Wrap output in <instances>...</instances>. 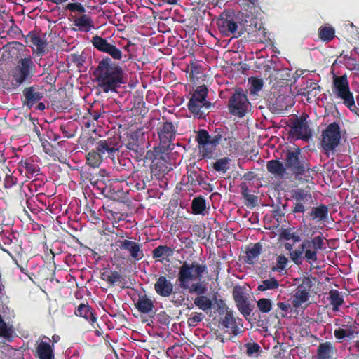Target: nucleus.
Masks as SVG:
<instances>
[{
  "label": "nucleus",
  "mask_w": 359,
  "mask_h": 359,
  "mask_svg": "<svg viewBox=\"0 0 359 359\" xmlns=\"http://www.w3.org/2000/svg\"><path fill=\"white\" fill-rule=\"evenodd\" d=\"M166 160L162 157L160 158L159 161L151 164V168L152 170L156 172L157 174H164L168 170V166L166 165Z\"/></svg>",
  "instance_id": "51"
},
{
  "label": "nucleus",
  "mask_w": 359,
  "mask_h": 359,
  "mask_svg": "<svg viewBox=\"0 0 359 359\" xmlns=\"http://www.w3.org/2000/svg\"><path fill=\"white\" fill-rule=\"evenodd\" d=\"M145 149L143 146L140 144L137 148L130 151L129 154L132 158L136 161L140 162L144 161L145 156Z\"/></svg>",
  "instance_id": "53"
},
{
  "label": "nucleus",
  "mask_w": 359,
  "mask_h": 359,
  "mask_svg": "<svg viewBox=\"0 0 359 359\" xmlns=\"http://www.w3.org/2000/svg\"><path fill=\"white\" fill-rule=\"evenodd\" d=\"M308 115L302 114L299 117H295L291 120V123L288 126L290 130L289 135L295 140H302L308 141L312 136V131L307 122Z\"/></svg>",
  "instance_id": "9"
},
{
  "label": "nucleus",
  "mask_w": 359,
  "mask_h": 359,
  "mask_svg": "<svg viewBox=\"0 0 359 359\" xmlns=\"http://www.w3.org/2000/svg\"><path fill=\"white\" fill-rule=\"evenodd\" d=\"M285 165L296 177L303 176L309 172V163L302 158L301 149L298 147L294 150H287L285 153Z\"/></svg>",
  "instance_id": "6"
},
{
  "label": "nucleus",
  "mask_w": 359,
  "mask_h": 359,
  "mask_svg": "<svg viewBox=\"0 0 359 359\" xmlns=\"http://www.w3.org/2000/svg\"><path fill=\"white\" fill-rule=\"evenodd\" d=\"M216 309L219 315H224L230 309L222 299L216 300Z\"/></svg>",
  "instance_id": "64"
},
{
  "label": "nucleus",
  "mask_w": 359,
  "mask_h": 359,
  "mask_svg": "<svg viewBox=\"0 0 359 359\" xmlns=\"http://www.w3.org/2000/svg\"><path fill=\"white\" fill-rule=\"evenodd\" d=\"M25 42L29 43L30 46H35L39 55L45 54L47 46L46 39L41 38L37 33L30 32L26 36Z\"/></svg>",
  "instance_id": "26"
},
{
  "label": "nucleus",
  "mask_w": 359,
  "mask_h": 359,
  "mask_svg": "<svg viewBox=\"0 0 359 359\" xmlns=\"http://www.w3.org/2000/svg\"><path fill=\"white\" fill-rule=\"evenodd\" d=\"M173 285L165 276H161L154 283V290L156 292L162 297H168L172 294V302L175 305H182L183 302L184 301V297L183 295H180L177 297V292H173Z\"/></svg>",
  "instance_id": "13"
},
{
  "label": "nucleus",
  "mask_w": 359,
  "mask_h": 359,
  "mask_svg": "<svg viewBox=\"0 0 359 359\" xmlns=\"http://www.w3.org/2000/svg\"><path fill=\"white\" fill-rule=\"evenodd\" d=\"M157 320L161 325H168L170 322V317L165 311H162L157 314Z\"/></svg>",
  "instance_id": "63"
},
{
  "label": "nucleus",
  "mask_w": 359,
  "mask_h": 359,
  "mask_svg": "<svg viewBox=\"0 0 359 359\" xmlns=\"http://www.w3.org/2000/svg\"><path fill=\"white\" fill-rule=\"evenodd\" d=\"M206 271V264H201L196 262H193L191 264L184 262L179 268L177 279L179 287L182 290H187L191 283L197 279H201Z\"/></svg>",
  "instance_id": "4"
},
{
  "label": "nucleus",
  "mask_w": 359,
  "mask_h": 359,
  "mask_svg": "<svg viewBox=\"0 0 359 359\" xmlns=\"http://www.w3.org/2000/svg\"><path fill=\"white\" fill-rule=\"evenodd\" d=\"M298 92L299 95L306 97L307 101L311 103L319 96L321 87L317 83L310 82L307 83L304 88H300Z\"/></svg>",
  "instance_id": "29"
},
{
  "label": "nucleus",
  "mask_w": 359,
  "mask_h": 359,
  "mask_svg": "<svg viewBox=\"0 0 359 359\" xmlns=\"http://www.w3.org/2000/svg\"><path fill=\"white\" fill-rule=\"evenodd\" d=\"M226 132L221 128H216L212 134L205 129H200L196 135V141L201 156L204 158H211L217 150V147L222 140L227 141L226 148L231 149L236 147V138L233 136H225Z\"/></svg>",
  "instance_id": "2"
},
{
  "label": "nucleus",
  "mask_w": 359,
  "mask_h": 359,
  "mask_svg": "<svg viewBox=\"0 0 359 359\" xmlns=\"http://www.w3.org/2000/svg\"><path fill=\"white\" fill-rule=\"evenodd\" d=\"M101 278L111 285H118L124 280L122 275L117 271H109L102 273Z\"/></svg>",
  "instance_id": "36"
},
{
  "label": "nucleus",
  "mask_w": 359,
  "mask_h": 359,
  "mask_svg": "<svg viewBox=\"0 0 359 359\" xmlns=\"http://www.w3.org/2000/svg\"><path fill=\"white\" fill-rule=\"evenodd\" d=\"M74 315L77 317L84 318L94 328L95 323L97 321L95 311L89 306L88 303H81L75 308Z\"/></svg>",
  "instance_id": "24"
},
{
  "label": "nucleus",
  "mask_w": 359,
  "mask_h": 359,
  "mask_svg": "<svg viewBox=\"0 0 359 359\" xmlns=\"http://www.w3.org/2000/svg\"><path fill=\"white\" fill-rule=\"evenodd\" d=\"M0 337L8 341H12L14 338V331L12 327L8 326L3 320L0 314Z\"/></svg>",
  "instance_id": "41"
},
{
  "label": "nucleus",
  "mask_w": 359,
  "mask_h": 359,
  "mask_svg": "<svg viewBox=\"0 0 359 359\" xmlns=\"http://www.w3.org/2000/svg\"><path fill=\"white\" fill-rule=\"evenodd\" d=\"M257 306L260 312L268 313L272 309V302L270 299L262 298L257 301Z\"/></svg>",
  "instance_id": "50"
},
{
  "label": "nucleus",
  "mask_w": 359,
  "mask_h": 359,
  "mask_svg": "<svg viewBox=\"0 0 359 359\" xmlns=\"http://www.w3.org/2000/svg\"><path fill=\"white\" fill-rule=\"evenodd\" d=\"M17 170L21 175L27 179H32L40 172L39 165L31 157L21 159L18 164Z\"/></svg>",
  "instance_id": "20"
},
{
  "label": "nucleus",
  "mask_w": 359,
  "mask_h": 359,
  "mask_svg": "<svg viewBox=\"0 0 359 359\" xmlns=\"http://www.w3.org/2000/svg\"><path fill=\"white\" fill-rule=\"evenodd\" d=\"M194 303L198 309L203 311L211 309L213 305L212 300L203 294L196 297Z\"/></svg>",
  "instance_id": "43"
},
{
  "label": "nucleus",
  "mask_w": 359,
  "mask_h": 359,
  "mask_svg": "<svg viewBox=\"0 0 359 359\" xmlns=\"http://www.w3.org/2000/svg\"><path fill=\"white\" fill-rule=\"evenodd\" d=\"M135 306L142 313H151V318H154L156 313V311H154L155 308L154 300L147 294H140L137 301L135 303Z\"/></svg>",
  "instance_id": "25"
},
{
  "label": "nucleus",
  "mask_w": 359,
  "mask_h": 359,
  "mask_svg": "<svg viewBox=\"0 0 359 359\" xmlns=\"http://www.w3.org/2000/svg\"><path fill=\"white\" fill-rule=\"evenodd\" d=\"M44 97L43 88L38 85L26 87L22 90V102L24 107L31 109Z\"/></svg>",
  "instance_id": "17"
},
{
  "label": "nucleus",
  "mask_w": 359,
  "mask_h": 359,
  "mask_svg": "<svg viewBox=\"0 0 359 359\" xmlns=\"http://www.w3.org/2000/svg\"><path fill=\"white\" fill-rule=\"evenodd\" d=\"M262 245L260 243L248 245L245 250V255L243 256L244 262L250 265L255 264L262 253Z\"/></svg>",
  "instance_id": "28"
},
{
  "label": "nucleus",
  "mask_w": 359,
  "mask_h": 359,
  "mask_svg": "<svg viewBox=\"0 0 359 359\" xmlns=\"http://www.w3.org/2000/svg\"><path fill=\"white\" fill-rule=\"evenodd\" d=\"M121 147L120 137L113 136L105 140H101L96 143L95 149L103 156L114 158L119 152Z\"/></svg>",
  "instance_id": "14"
},
{
  "label": "nucleus",
  "mask_w": 359,
  "mask_h": 359,
  "mask_svg": "<svg viewBox=\"0 0 359 359\" xmlns=\"http://www.w3.org/2000/svg\"><path fill=\"white\" fill-rule=\"evenodd\" d=\"M39 141L46 154H49L50 156H53L55 154L54 147L48 140L42 137L41 139L39 140Z\"/></svg>",
  "instance_id": "60"
},
{
  "label": "nucleus",
  "mask_w": 359,
  "mask_h": 359,
  "mask_svg": "<svg viewBox=\"0 0 359 359\" xmlns=\"http://www.w3.org/2000/svg\"><path fill=\"white\" fill-rule=\"evenodd\" d=\"M337 350L334 344L331 341L320 343L317 348V359H333Z\"/></svg>",
  "instance_id": "27"
},
{
  "label": "nucleus",
  "mask_w": 359,
  "mask_h": 359,
  "mask_svg": "<svg viewBox=\"0 0 359 359\" xmlns=\"http://www.w3.org/2000/svg\"><path fill=\"white\" fill-rule=\"evenodd\" d=\"M341 140V130L339 124L333 122L327 126L322 133L320 144L322 148L329 152L333 151L339 144Z\"/></svg>",
  "instance_id": "10"
},
{
  "label": "nucleus",
  "mask_w": 359,
  "mask_h": 359,
  "mask_svg": "<svg viewBox=\"0 0 359 359\" xmlns=\"http://www.w3.org/2000/svg\"><path fill=\"white\" fill-rule=\"evenodd\" d=\"M245 347L248 357H257L262 352L261 346L256 342H248L245 344Z\"/></svg>",
  "instance_id": "49"
},
{
  "label": "nucleus",
  "mask_w": 359,
  "mask_h": 359,
  "mask_svg": "<svg viewBox=\"0 0 359 359\" xmlns=\"http://www.w3.org/2000/svg\"><path fill=\"white\" fill-rule=\"evenodd\" d=\"M277 308L273 311V316L277 319H281L287 316V314L291 309L290 304L285 302H278L276 304Z\"/></svg>",
  "instance_id": "44"
},
{
  "label": "nucleus",
  "mask_w": 359,
  "mask_h": 359,
  "mask_svg": "<svg viewBox=\"0 0 359 359\" xmlns=\"http://www.w3.org/2000/svg\"><path fill=\"white\" fill-rule=\"evenodd\" d=\"M280 287L278 280L274 278L271 277L269 279L261 280L259 283L256 291L265 292L267 290L276 291Z\"/></svg>",
  "instance_id": "34"
},
{
  "label": "nucleus",
  "mask_w": 359,
  "mask_h": 359,
  "mask_svg": "<svg viewBox=\"0 0 359 359\" xmlns=\"http://www.w3.org/2000/svg\"><path fill=\"white\" fill-rule=\"evenodd\" d=\"M106 180H109L106 170H100V175L95 177L90 184L93 189L99 191L104 197L115 199L116 191L111 186L107 184Z\"/></svg>",
  "instance_id": "18"
},
{
  "label": "nucleus",
  "mask_w": 359,
  "mask_h": 359,
  "mask_svg": "<svg viewBox=\"0 0 359 359\" xmlns=\"http://www.w3.org/2000/svg\"><path fill=\"white\" fill-rule=\"evenodd\" d=\"M329 210L325 205H320L318 207H313L306 217L310 220L326 221L328 217Z\"/></svg>",
  "instance_id": "31"
},
{
  "label": "nucleus",
  "mask_w": 359,
  "mask_h": 359,
  "mask_svg": "<svg viewBox=\"0 0 359 359\" xmlns=\"http://www.w3.org/2000/svg\"><path fill=\"white\" fill-rule=\"evenodd\" d=\"M174 254V249L168 245H158L152 251L154 259H158L161 261L168 259Z\"/></svg>",
  "instance_id": "33"
},
{
  "label": "nucleus",
  "mask_w": 359,
  "mask_h": 359,
  "mask_svg": "<svg viewBox=\"0 0 359 359\" xmlns=\"http://www.w3.org/2000/svg\"><path fill=\"white\" fill-rule=\"evenodd\" d=\"M205 208L206 201L202 196H199L194 198L191 202V209L195 215L202 214Z\"/></svg>",
  "instance_id": "45"
},
{
  "label": "nucleus",
  "mask_w": 359,
  "mask_h": 359,
  "mask_svg": "<svg viewBox=\"0 0 359 359\" xmlns=\"http://www.w3.org/2000/svg\"><path fill=\"white\" fill-rule=\"evenodd\" d=\"M329 300L330 304L332 306V310L334 311H339V306H341L344 301L342 296L337 290H331L329 292Z\"/></svg>",
  "instance_id": "39"
},
{
  "label": "nucleus",
  "mask_w": 359,
  "mask_h": 359,
  "mask_svg": "<svg viewBox=\"0 0 359 359\" xmlns=\"http://www.w3.org/2000/svg\"><path fill=\"white\" fill-rule=\"evenodd\" d=\"M335 30L330 26H321L318 29L319 38L323 41H330L334 38Z\"/></svg>",
  "instance_id": "42"
},
{
  "label": "nucleus",
  "mask_w": 359,
  "mask_h": 359,
  "mask_svg": "<svg viewBox=\"0 0 359 359\" xmlns=\"http://www.w3.org/2000/svg\"><path fill=\"white\" fill-rule=\"evenodd\" d=\"M251 104L243 90H236L228 101V109L231 114L243 118L250 109Z\"/></svg>",
  "instance_id": "8"
},
{
  "label": "nucleus",
  "mask_w": 359,
  "mask_h": 359,
  "mask_svg": "<svg viewBox=\"0 0 359 359\" xmlns=\"http://www.w3.org/2000/svg\"><path fill=\"white\" fill-rule=\"evenodd\" d=\"M221 324L225 328L230 330L234 334H237L239 326H243L242 319L236 316V313L232 309L224 314L221 320Z\"/></svg>",
  "instance_id": "23"
},
{
  "label": "nucleus",
  "mask_w": 359,
  "mask_h": 359,
  "mask_svg": "<svg viewBox=\"0 0 359 359\" xmlns=\"http://www.w3.org/2000/svg\"><path fill=\"white\" fill-rule=\"evenodd\" d=\"M163 151L162 147H154L152 149L148 150L145 152L144 161H151V164L159 161L160 158L163 156Z\"/></svg>",
  "instance_id": "40"
},
{
  "label": "nucleus",
  "mask_w": 359,
  "mask_h": 359,
  "mask_svg": "<svg viewBox=\"0 0 359 359\" xmlns=\"http://www.w3.org/2000/svg\"><path fill=\"white\" fill-rule=\"evenodd\" d=\"M35 65L31 57L21 58L12 71V78L15 85L29 82L34 76Z\"/></svg>",
  "instance_id": "7"
},
{
  "label": "nucleus",
  "mask_w": 359,
  "mask_h": 359,
  "mask_svg": "<svg viewBox=\"0 0 359 359\" xmlns=\"http://www.w3.org/2000/svg\"><path fill=\"white\" fill-rule=\"evenodd\" d=\"M65 9L66 11H69L71 13H78L80 14H84L86 13V8L84 6L79 2H71L68 3L65 7Z\"/></svg>",
  "instance_id": "52"
},
{
  "label": "nucleus",
  "mask_w": 359,
  "mask_h": 359,
  "mask_svg": "<svg viewBox=\"0 0 359 359\" xmlns=\"http://www.w3.org/2000/svg\"><path fill=\"white\" fill-rule=\"evenodd\" d=\"M355 327L348 326L346 329H337L334 332V334L336 339L338 340H343L345 338L352 339L354 337Z\"/></svg>",
  "instance_id": "46"
},
{
  "label": "nucleus",
  "mask_w": 359,
  "mask_h": 359,
  "mask_svg": "<svg viewBox=\"0 0 359 359\" xmlns=\"http://www.w3.org/2000/svg\"><path fill=\"white\" fill-rule=\"evenodd\" d=\"M39 359H54V350L53 345H50V339L43 336L36 343V354Z\"/></svg>",
  "instance_id": "21"
},
{
  "label": "nucleus",
  "mask_w": 359,
  "mask_h": 359,
  "mask_svg": "<svg viewBox=\"0 0 359 359\" xmlns=\"http://www.w3.org/2000/svg\"><path fill=\"white\" fill-rule=\"evenodd\" d=\"M292 304L297 309L302 304L306 302L309 299V293L306 290L297 289L292 297Z\"/></svg>",
  "instance_id": "38"
},
{
  "label": "nucleus",
  "mask_w": 359,
  "mask_h": 359,
  "mask_svg": "<svg viewBox=\"0 0 359 359\" xmlns=\"http://www.w3.org/2000/svg\"><path fill=\"white\" fill-rule=\"evenodd\" d=\"M118 243H119V248L121 250L128 252L132 259L139 261L144 257V252L141 249V244L126 239L123 241L119 240L118 241Z\"/></svg>",
  "instance_id": "22"
},
{
  "label": "nucleus",
  "mask_w": 359,
  "mask_h": 359,
  "mask_svg": "<svg viewBox=\"0 0 359 359\" xmlns=\"http://www.w3.org/2000/svg\"><path fill=\"white\" fill-rule=\"evenodd\" d=\"M232 295L238 311L247 318L250 315L252 309L245 295L243 288L239 285L233 287Z\"/></svg>",
  "instance_id": "19"
},
{
  "label": "nucleus",
  "mask_w": 359,
  "mask_h": 359,
  "mask_svg": "<svg viewBox=\"0 0 359 359\" xmlns=\"http://www.w3.org/2000/svg\"><path fill=\"white\" fill-rule=\"evenodd\" d=\"M288 259L287 258L283 255H280L277 257L276 259V267H273L272 270L273 271H281L284 270L287 264Z\"/></svg>",
  "instance_id": "56"
},
{
  "label": "nucleus",
  "mask_w": 359,
  "mask_h": 359,
  "mask_svg": "<svg viewBox=\"0 0 359 359\" xmlns=\"http://www.w3.org/2000/svg\"><path fill=\"white\" fill-rule=\"evenodd\" d=\"M302 248L305 251V259L309 263L315 262L318 259V250L323 249L324 243L320 236L311 239H305L302 243Z\"/></svg>",
  "instance_id": "15"
},
{
  "label": "nucleus",
  "mask_w": 359,
  "mask_h": 359,
  "mask_svg": "<svg viewBox=\"0 0 359 359\" xmlns=\"http://www.w3.org/2000/svg\"><path fill=\"white\" fill-rule=\"evenodd\" d=\"M93 75L98 86L104 93L116 91V88L125 83L124 70L109 57H105L99 62Z\"/></svg>",
  "instance_id": "1"
},
{
  "label": "nucleus",
  "mask_w": 359,
  "mask_h": 359,
  "mask_svg": "<svg viewBox=\"0 0 359 359\" xmlns=\"http://www.w3.org/2000/svg\"><path fill=\"white\" fill-rule=\"evenodd\" d=\"M74 25L79 27L82 32H89L94 28L93 21L92 18L85 13L74 20Z\"/></svg>",
  "instance_id": "32"
},
{
  "label": "nucleus",
  "mask_w": 359,
  "mask_h": 359,
  "mask_svg": "<svg viewBox=\"0 0 359 359\" xmlns=\"http://www.w3.org/2000/svg\"><path fill=\"white\" fill-rule=\"evenodd\" d=\"M332 91L333 95L343 101V104L352 112L356 113L358 109L355 105L353 93L350 90L349 82L346 74L334 75Z\"/></svg>",
  "instance_id": "3"
},
{
  "label": "nucleus",
  "mask_w": 359,
  "mask_h": 359,
  "mask_svg": "<svg viewBox=\"0 0 359 359\" xmlns=\"http://www.w3.org/2000/svg\"><path fill=\"white\" fill-rule=\"evenodd\" d=\"M90 167H82L80 172V175L83 181H88L90 183L94 180L95 177L100 175V170L97 172H94Z\"/></svg>",
  "instance_id": "48"
},
{
  "label": "nucleus",
  "mask_w": 359,
  "mask_h": 359,
  "mask_svg": "<svg viewBox=\"0 0 359 359\" xmlns=\"http://www.w3.org/2000/svg\"><path fill=\"white\" fill-rule=\"evenodd\" d=\"M267 171L275 177L283 178L287 173L285 165L278 159H272L266 162Z\"/></svg>",
  "instance_id": "30"
},
{
  "label": "nucleus",
  "mask_w": 359,
  "mask_h": 359,
  "mask_svg": "<svg viewBox=\"0 0 359 359\" xmlns=\"http://www.w3.org/2000/svg\"><path fill=\"white\" fill-rule=\"evenodd\" d=\"M86 165L93 168H98L103 161V156L95 148L86 155Z\"/></svg>",
  "instance_id": "35"
},
{
  "label": "nucleus",
  "mask_w": 359,
  "mask_h": 359,
  "mask_svg": "<svg viewBox=\"0 0 359 359\" xmlns=\"http://www.w3.org/2000/svg\"><path fill=\"white\" fill-rule=\"evenodd\" d=\"M204 318L205 315L202 313L193 312L188 318V324L189 326H196L198 323L201 322Z\"/></svg>",
  "instance_id": "58"
},
{
  "label": "nucleus",
  "mask_w": 359,
  "mask_h": 359,
  "mask_svg": "<svg viewBox=\"0 0 359 359\" xmlns=\"http://www.w3.org/2000/svg\"><path fill=\"white\" fill-rule=\"evenodd\" d=\"M140 144L137 135H130L128 136V139L125 143V146L129 153L137 148Z\"/></svg>",
  "instance_id": "54"
},
{
  "label": "nucleus",
  "mask_w": 359,
  "mask_h": 359,
  "mask_svg": "<svg viewBox=\"0 0 359 359\" xmlns=\"http://www.w3.org/2000/svg\"><path fill=\"white\" fill-rule=\"evenodd\" d=\"M86 57L83 55L79 54H71L70 60L76 65L78 68H81L83 66Z\"/></svg>",
  "instance_id": "61"
},
{
  "label": "nucleus",
  "mask_w": 359,
  "mask_h": 359,
  "mask_svg": "<svg viewBox=\"0 0 359 359\" xmlns=\"http://www.w3.org/2000/svg\"><path fill=\"white\" fill-rule=\"evenodd\" d=\"M217 25L219 32L225 36H229L231 34L233 36L239 37L243 34V32L238 31V25H241V22H236L233 15H222L217 20Z\"/></svg>",
  "instance_id": "16"
},
{
  "label": "nucleus",
  "mask_w": 359,
  "mask_h": 359,
  "mask_svg": "<svg viewBox=\"0 0 359 359\" xmlns=\"http://www.w3.org/2000/svg\"><path fill=\"white\" fill-rule=\"evenodd\" d=\"M109 54L114 60H121L123 57L122 51L118 48L115 45L112 44L110 47L109 50L107 53Z\"/></svg>",
  "instance_id": "59"
},
{
  "label": "nucleus",
  "mask_w": 359,
  "mask_h": 359,
  "mask_svg": "<svg viewBox=\"0 0 359 359\" xmlns=\"http://www.w3.org/2000/svg\"><path fill=\"white\" fill-rule=\"evenodd\" d=\"M187 290L189 293L195 292L198 296L204 294L207 290L206 287L201 283H193L191 285H189Z\"/></svg>",
  "instance_id": "55"
},
{
  "label": "nucleus",
  "mask_w": 359,
  "mask_h": 359,
  "mask_svg": "<svg viewBox=\"0 0 359 359\" xmlns=\"http://www.w3.org/2000/svg\"><path fill=\"white\" fill-rule=\"evenodd\" d=\"M230 161L231 159L229 157H224L214 162L212 167L217 172L226 173L229 169Z\"/></svg>",
  "instance_id": "47"
},
{
  "label": "nucleus",
  "mask_w": 359,
  "mask_h": 359,
  "mask_svg": "<svg viewBox=\"0 0 359 359\" xmlns=\"http://www.w3.org/2000/svg\"><path fill=\"white\" fill-rule=\"evenodd\" d=\"M305 254L304 250L302 248V245L299 248L295 250H292L290 252V257L292 260L297 265L302 264V259L303 258V254Z\"/></svg>",
  "instance_id": "57"
},
{
  "label": "nucleus",
  "mask_w": 359,
  "mask_h": 359,
  "mask_svg": "<svg viewBox=\"0 0 359 359\" xmlns=\"http://www.w3.org/2000/svg\"><path fill=\"white\" fill-rule=\"evenodd\" d=\"M208 92V88L205 85L198 86L187 104L189 111L198 118H205L212 105L211 102L206 100Z\"/></svg>",
  "instance_id": "5"
},
{
  "label": "nucleus",
  "mask_w": 359,
  "mask_h": 359,
  "mask_svg": "<svg viewBox=\"0 0 359 359\" xmlns=\"http://www.w3.org/2000/svg\"><path fill=\"white\" fill-rule=\"evenodd\" d=\"M91 43L95 48L105 53L108 52L112 45V43H109L106 39L98 35H95L92 37Z\"/></svg>",
  "instance_id": "37"
},
{
  "label": "nucleus",
  "mask_w": 359,
  "mask_h": 359,
  "mask_svg": "<svg viewBox=\"0 0 359 359\" xmlns=\"http://www.w3.org/2000/svg\"><path fill=\"white\" fill-rule=\"evenodd\" d=\"M263 87V81L260 79L252 78L251 80L250 91L255 93L262 90Z\"/></svg>",
  "instance_id": "62"
},
{
  "label": "nucleus",
  "mask_w": 359,
  "mask_h": 359,
  "mask_svg": "<svg viewBox=\"0 0 359 359\" xmlns=\"http://www.w3.org/2000/svg\"><path fill=\"white\" fill-rule=\"evenodd\" d=\"M177 128V126L167 120L158 123L156 132L160 140V144L163 148L172 149L170 147V145L175 139Z\"/></svg>",
  "instance_id": "12"
},
{
  "label": "nucleus",
  "mask_w": 359,
  "mask_h": 359,
  "mask_svg": "<svg viewBox=\"0 0 359 359\" xmlns=\"http://www.w3.org/2000/svg\"><path fill=\"white\" fill-rule=\"evenodd\" d=\"M291 197L294 201L292 210L294 214H304L308 208L313 203L311 194L303 189L292 190Z\"/></svg>",
  "instance_id": "11"
}]
</instances>
